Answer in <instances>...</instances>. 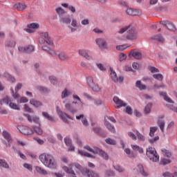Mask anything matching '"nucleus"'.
<instances>
[{
    "mask_svg": "<svg viewBox=\"0 0 177 177\" xmlns=\"http://www.w3.org/2000/svg\"><path fill=\"white\" fill-rule=\"evenodd\" d=\"M129 56H132V57H134V59H136L137 60H140L142 57V53L136 50H131L129 53Z\"/></svg>",
    "mask_w": 177,
    "mask_h": 177,
    "instance_id": "2eb2a0df",
    "label": "nucleus"
},
{
    "mask_svg": "<svg viewBox=\"0 0 177 177\" xmlns=\"http://www.w3.org/2000/svg\"><path fill=\"white\" fill-rule=\"evenodd\" d=\"M57 56H58V58L59 59V60H61L62 62H65V61L68 60V59H70L68 55L64 52L59 53L57 54Z\"/></svg>",
    "mask_w": 177,
    "mask_h": 177,
    "instance_id": "412c9836",
    "label": "nucleus"
},
{
    "mask_svg": "<svg viewBox=\"0 0 177 177\" xmlns=\"http://www.w3.org/2000/svg\"><path fill=\"white\" fill-rule=\"evenodd\" d=\"M126 13L129 16H140L142 11L140 10H134L132 8H127Z\"/></svg>",
    "mask_w": 177,
    "mask_h": 177,
    "instance_id": "dca6fc26",
    "label": "nucleus"
},
{
    "mask_svg": "<svg viewBox=\"0 0 177 177\" xmlns=\"http://www.w3.org/2000/svg\"><path fill=\"white\" fill-rule=\"evenodd\" d=\"M40 37L44 39H40L39 40V44L44 45L41 47L42 50H46V52H49L50 48H53V40L49 37V33L48 32H39ZM47 44L48 46H45Z\"/></svg>",
    "mask_w": 177,
    "mask_h": 177,
    "instance_id": "f257e3e1",
    "label": "nucleus"
},
{
    "mask_svg": "<svg viewBox=\"0 0 177 177\" xmlns=\"http://www.w3.org/2000/svg\"><path fill=\"white\" fill-rule=\"evenodd\" d=\"M151 39L158 41V42H164V37L161 35H155L151 37Z\"/></svg>",
    "mask_w": 177,
    "mask_h": 177,
    "instance_id": "ea45409f",
    "label": "nucleus"
},
{
    "mask_svg": "<svg viewBox=\"0 0 177 177\" xmlns=\"http://www.w3.org/2000/svg\"><path fill=\"white\" fill-rule=\"evenodd\" d=\"M146 154L149 160H151V161H153V162H157V161L160 160V156H158V153H157V151H156L155 148H147L146 151Z\"/></svg>",
    "mask_w": 177,
    "mask_h": 177,
    "instance_id": "423d86ee",
    "label": "nucleus"
},
{
    "mask_svg": "<svg viewBox=\"0 0 177 177\" xmlns=\"http://www.w3.org/2000/svg\"><path fill=\"white\" fill-rule=\"evenodd\" d=\"M0 167L3 168H9V165L5 160L0 159Z\"/></svg>",
    "mask_w": 177,
    "mask_h": 177,
    "instance_id": "8fccbe9b",
    "label": "nucleus"
},
{
    "mask_svg": "<svg viewBox=\"0 0 177 177\" xmlns=\"http://www.w3.org/2000/svg\"><path fill=\"white\" fill-rule=\"evenodd\" d=\"M84 148L85 150L90 151V153H93V154H99L100 156L104 160H109V154L97 147L91 148V147L86 145Z\"/></svg>",
    "mask_w": 177,
    "mask_h": 177,
    "instance_id": "39448f33",
    "label": "nucleus"
},
{
    "mask_svg": "<svg viewBox=\"0 0 177 177\" xmlns=\"http://www.w3.org/2000/svg\"><path fill=\"white\" fill-rule=\"evenodd\" d=\"M161 151H162V153L163 154L164 157H167V158H171V157H172V153H171V151H169L165 149H162Z\"/></svg>",
    "mask_w": 177,
    "mask_h": 177,
    "instance_id": "72a5a7b5",
    "label": "nucleus"
},
{
    "mask_svg": "<svg viewBox=\"0 0 177 177\" xmlns=\"http://www.w3.org/2000/svg\"><path fill=\"white\" fill-rule=\"evenodd\" d=\"M4 77L6 78H7V80L8 81H10V82H16V79L13 77H12V75H10V74L8 73H6L4 74Z\"/></svg>",
    "mask_w": 177,
    "mask_h": 177,
    "instance_id": "e433bc0d",
    "label": "nucleus"
},
{
    "mask_svg": "<svg viewBox=\"0 0 177 177\" xmlns=\"http://www.w3.org/2000/svg\"><path fill=\"white\" fill-rule=\"evenodd\" d=\"M3 136L4 138L6 139V140L8 142V143H12V137H10V134L9 132L6 131H3Z\"/></svg>",
    "mask_w": 177,
    "mask_h": 177,
    "instance_id": "c85d7f7f",
    "label": "nucleus"
},
{
    "mask_svg": "<svg viewBox=\"0 0 177 177\" xmlns=\"http://www.w3.org/2000/svg\"><path fill=\"white\" fill-rule=\"evenodd\" d=\"M65 109L68 111H70V113H72V114H75L77 113V109H74L72 106L71 104L67 103L65 104Z\"/></svg>",
    "mask_w": 177,
    "mask_h": 177,
    "instance_id": "5701e85b",
    "label": "nucleus"
},
{
    "mask_svg": "<svg viewBox=\"0 0 177 177\" xmlns=\"http://www.w3.org/2000/svg\"><path fill=\"white\" fill-rule=\"evenodd\" d=\"M96 66L97 68H99V70H100L101 71H106V68H104V65H103V64L97 63Z\"/></svg>",
    "mask_w": 177,
    "mask_h": 177,
    "instance_id": "bf43d9fd",
    "label": "nucleus"
},
{
    "mask_svg": "<svg viewBox=\"0 0 177 177\" xmlns=\"http://www.w3.org/2000/svg\"><path fill=\"white\" fill-rule=\"evenodd\" d=\"M71 168H73L76 172H82L84 176L88 177H99V174L93 172V171H90L88 169H82V167L80 166L78 163H71L69 165Z\"/></svg>",
    "mask_w": 177,
    "mask_h": 177,
    "instance_id": "7ed1b4c3",
    "label": "nucleus"
},
{
    "mask_svg": "<svg viewBox=\"0 0 177 177\" xmlns=\"http://www.w3.org/2000/svg\"><path fill=\"white\" fill-rule=\"evenodd\" d=\"M104 125L107 128V129L110 131V132H111L112 133H115V128H114V126L111 125V124L106 119L104 120Z\"/></svg>",
    "mask_w": 177,
    "mask_h": 177,
    "instance_id": "aec40b11",
    "label": "nucleus"
},
{
    "mask_svg": "<svg viewBox=\"0 0 177 177\" xmlns=\"http://www.w3.org/2000/svg\"><path fill=\"white\" fill-rule=\"evenodd\" d=\"M38 91L41 92V93H46L48 92V88L42 86H37Z\"/></svg>",
    "mask_w": 177,
    "mask_h": 177,
    "instance_id": "5fc2aeb1",
    "label": "nucleus"
},
{
    "mask_svg": "<svg viewBox=\"0 0 177 177\" xmlns=\"http://www.w3.org/2000/svg\"><path fill=\"white\" fill-rule=\"evenodd\" d=\"M56 111L59 118H61V120H62V121L66 124H68V120H67V118H68V120H73V118H71L70 115L63 112L62 109H60V107L57 106Z\"/></svg>",
    "mask_w": 177,
    "mask_h": 177,
    "instance_id": "6e6552de",
    "label": "nucleus"
},
{
    "mask_svg": "<svg viewBox=\"0 0 177 177\" xmlns=\"http://www.w3.org/2000/svg\"><path fill=\"white\" fill-rule=\"evenodd\" d=\"M114 168H115V171H118V172H124V171H125V169L124 168L121 167V166H120V165L114 166Z\"/></svg>",
    "mask_w": 177,
    "mask_h": 177,
    "instance_id": "0e129e2a",
    "label": "nucleus"
},
{
    "mask_svg": "<svg viewBox=\"0 0 177 177\" xmlns=\"http://www.w3.org/2000/svg\"><path fill=\"white\" fill-rule=\"evenodd\" d=\"M59 21L63 24H70V23H71V19L68 17H61Z\"/></svg>",
    "mask_w": 177,
    "mask_h": 177,
    "instance_id": "b1692460",
    "label": "nucleus"
},
{
    "mask_svg": "<svg viewBox=\"0 0 177 177\" xmlns=\"http://www.w3.org/2000/svg\"><path fill=\"white\" fill-rule=\"evenodd\" d=\"M24 115L27 118L29 122H32L33 121L35 124H39V118L38 116H35L31 118V115L29 114H24Z\"/></svg>",
    "mask_w": 177,
    "mask_h": 177,
    "instance_id": "a211bd4d",
    "label": "nucleus"
},
{
    "mask_svg": "<svg viewBox=\"0 0 177 177\" xmlns=\"http://www.w3.org/2000/svg\"><path fill=\"white\" fill-rule=\"evenodd\" d=\"M0 104L3 105V104H8L10 109H13L14 110H20V106L19 105L15 104L12 101V98L10 97H6L3 98L0 101Z\"/></svg>",
    "mask_w": 177,
    "mask_h": 177,
    "instance_id": "0eeeda50",
    "label": "nucleus"
},
{
    "mask_svg": "<svg viewBox=\"0 0 177 177\" xmlns=\"http://www.w3.org/2000/svg\"><path fill=\"white\" fill-rule=\"evenodd\" d=\"M41 114L43 117H44V118H46V120H48V121H50L51 122H55V118H53L52 115H49L48 112H42Z\"/></svg>",
    "mask_w": 177,
    "mask_h": 177,
    "instance_id": "cd10ccee",
    "label": "nucleus"
},
{
    "mask_svg": "<svg viewBox=\"0 0 177 177\" xmlns=\"http://www.w3.org/2000/svg\"><path fill=\"white\" fill-rule=\"evenodd\" d=\"M38 28H39V24L37 23H32L28 25V28L25 29V31L29 34H31L35 32V30H38Z\"/></svg>",
    "mask_w": 177,
    "mask_h": 177,
    "instance_id": "9b49d317",
    "label": "nucleus"
},
{
    "mask_svg": "<svg viewBox=\"0 0 177 177\" xmlns=\"http://www.w3.org/2000/svg\"><path fill=\"white\" fill-rule=\"evenodd\" d=\"M81 118L83 125H84V127H88V120L84 117L83 114L76 116V119L77 120H81Z\"/></svg>",
    "mask_w": 177,
    "mask_h": 177,
    "instance_id": "a878e982",
    "label": "nucleus"
},
{
    "mask_svg": "<svg viewBox=\"0 0 177 177\" xmlns=\"http://www.w3.org/2000/svg\"><path fill=\"white\" fill-rule=\"evenodd\" d=\"M166 27L167 28H168V30H170L171 31H175V30H176V28H175V25H174V24L170 22L169 21H168Z\"/></svg>",
    "mask_w": 177,
    "mask_h": 177,
    "instance_id": "58836bf2",
    "label": "nucleus"
},
{
    "mask_svg": "<svg viewBox=\"0 0 177 177\" xmlns=\"http://www.w3.org/2000/svg\"><path fill=\"white\" fill-rule=\"evenodd\" d=\"M131 148L133 150H136V151H139V153H143V149L138 145H131Z\"/></svg>",
    "mask_w": 177,
    "mask_h": 177,
    "instance_id": "3c124183",
    "label": "nucleus"
},
{
    "mask_svg": "<svg viewBox=\"0 0 177 177\" xmlns=\"http://www.w3.org/2000/svg\"><path fill=\"white\" fill-rule=\"evenodd\" d=\"M39 160L48 168L55 169L57 166L55 158L49 153H41L39 156Z\"/></svg>",
    "mask_w": 177,
    "mask_h": 177,
    "instance_id": "f03ea898",
    "label": "nucleus"
},
{
    "mask_svg": "<svg viewBox=\"0 0 177 177\" xmlns=\"http://www.w3.org/2000/svg\"><path fill=\"white\" fill-rule=\"evenodd\" d=\"M153 77L155 80H158V81H162V80H164V76H162L161 73L153 74Z\"/></svg>",
    "mask_w": 177,
    "mask_h": 177,
    "instance_id": "09e8293b",
    "label": "nucleus"
},
{
    "mask_svg": "<svg viewBox=\"0 0 177 177\" xmlns=\"http://www.w3.org/2000/svg\"><path fill=\"white\" fill-rule=\"evenodd\" d=\"M127 48L128 46H127V45H120L116 46L117 50H125Z\"/></svg>",
    "mask_w": 177,
    "mask_h": 177,
    "instance_id": "052dcab7",
    "label": "nucleus"
},
{
    "mask_svg": "<svg viewBox=\"0 0 177 177\" xmlns=\"http://www.w3.org/2000/svg\"><path fill=\"white\" fill-rule=\"evenodd\" d=\"M136 132L137 139L138 140H139V142H145V140H146V138L145 137V136L140 133L139 131L136 130Z\"/></svg>",
    "mask_w": 177,
    "mask_h": 177,
    "instance_id": "2f4dec72",
    "label": "nucleus"
},
{
    "mask_svg": "<svg viewBox=\"0 0 177 177\" xmlns=\"http://www.w3.org/2000/svg\"><path fill=\"white\" fill-rule=\"evenodd\" d=\"M149 71H151V73H160V70H158V68H156L154 66H150L149 68Z\"/></svg>",
    "mask_w": 177,
    "mask_h": 177,
    "instance_id": "e2e57ef3",
    "label": "nucleus"
},
{
    "mask_svg": "<svg viewBox=\"0 0 177 177\" xmlns=\"http://www.w3.org/2000/svg\"><path fill=\"white\" fill-rule=\"evenodd\" d=\"M153 106V104L149 103L145 109V114H149L151 111V107Z\"/></svg>",
    "mask_w": 177,
    "mask_h": 177,
    "instance_id": "a19ab883",
    "label": "nucleus"
},
{
    "mask_svg": "<svg viewBox=\"0 0 177 177\" xmlns=\"http://www.w3.org/2000/svg\"><path fill=\"white\" fill-rule=\"evenodd\" d=\"M30 104L34 106V107H41L42 106V102L34 99L30 100Z\"/></svg>",
    "mask_w": 177,
    "mask_h": 177,
    "instance_id": "393cba45",
    "label": "nucleus"
},
{
    "mask_svg": "<svg viewBox=\"0 0 177 177\" xmlns=\"http://www.w3.org/2000/svg\"><path fill=\"white\" fill-rule=\"evenodd\" d=\"M113 102L116 104V109H121V107H127V103L124 102V101H122L118 97H114Z\"/></svg>",
    "mask_w": 177,
    "mask_h": 177,
    "instance_id": "ddd939ff",
    "label": "nucleus"
},
{
    "mask_svg": "<svg viewBox=\"0 0 177 177\" xmlns=\"http://www.w3.org/2000/svg\"><path fill=\"white\" fill-rule=\"evenodd\" d=\"M18 49L22 53H31V52H34V46L29 45L26 47H19Z\"/></svg>",
    "mask_w": 177,
    "mask_h": 177,
    "instance_id": "4468645a",
    "label": "nucleus"
},
{
    "mask_svg": "<svg viewBox=\"0 0 177 177\" xmlns=\"http://www.w3.org/2000/svg\"><path fill=\"white\" fill-rule=\"evenodd\" d=\"M106 143H107V145H112L113 146H115V145H117V142H115V140L109 138H106L105 140Z\"/></svg>",
    "mask_w": 177,
    "mask_h": 177,
    "instance_id": "de8ad7c7",
    "label": "nucleus"
},
{
    "mask_svg": "<svg viewBox=\"0 0 177 177\" xmlns=\"http://www.w3.org/2000/svg\"><path fill=\"white\" fill-rule=\"evenodd\" d=\"M79 154L82 156V157H88V158H95V156H92L91 153L87 152H84L82 150L78 151Z\"/></svg>",
    "mask_w": 177,
    "mask_h": 177,
    "instance_id": "473e14b6",
    "label": "nucleus"
},
{
    "mask_svg": "<svg viewBox=\"0 0 177 177\" xmlns=\"http://www.w3.org/2000/svg\"><path fill=\"white\" fill-rule=\"evenodd\" d=\"M15 8L19 12H24V10L27 8V6L23 3H18L15 5Z\"/></svg>",
    "mask_w": 177,
    "mask_h": 177,
    "instance_id": "4be33fe9",
    "label": "nucleus"
},
{
    "mask_svg": "<svg viewBox=\"0 0 177 177\" xmlns=\"http://www.w3.org/2000/svg\"><path fill=\"white\" fill-rule=\"evenodd\" d=\"M91 89H93L95 92H100L102 91V88L99 87V85L97 84H93V86L91 87Z\"/></svg>",
    "mask_w": 177,
    "mask_h": 177,
    "instance_id": "4d7b16f0",
    "label": "nucleus"
},
{
    "mask_svg": "<svg viewBox=\"0 0 177 177\" xmlns=\"http://www.w3.org/2000/svg\"><path fill=\"white\" fill-rule=\"evenodd\" d=\"M157 140H160V137L159 136H156L154 138L149 140V143L153 145V143H156Z\"/></svg>",
    "mask_w": 177,
    "mask_h": 177,
    "instance_id": "338daca9",
    "label": "nucleus"
},
{
    "mask_svg": "<svg viewBox=\"0 0 177 177\" xmlns=\"http://www.w3.org/2000/svg\"><path fill=\"white\" fill-rule=\"evenodd\" d=\"M167 164H171V160L163 158L160 160L161 165H167Z\"/></svg>",
    "mask_w": 177,
    "mask_h": 177,
    "instance_id": "6e6d98bb",
    "label": "nucleus"
},
{
    "mask_svg": "<svg viewBox=\"0 0 177 177\" xmlns=\"http://www.w3.org/2000/svg\"><path fill=\"white\" fill-rule=\"evenodd\" d=\"M33 131H35L37 133V135H42V133H44L42 129L38 127H33Z\"/></svg>",
    "mask_w": 177,
    "mask_h": 177,
    "instance_id": "603ef678",
    "label": "nucleus"
},
{
    "mask_svg": "<svg viewBox=\"0 0 177 177\" xmlns=\"http://www.w3.org/2000/svg\"><path fill=\"white\" fill-rule=\"evenodd\" d=\"M35 170L38 174H40V175H48V171L39 166L35 167Z\"/></svg>",
    "mask_w": 177,
    "mask_h": 177,
    "instance_id": "c756f323",
    "label": "nucleus"
},
{
    "mask_svg": "<svg viewBox=\"0 0 177 177\" xmlns=\"http://www.w3.org/2000/svg\"><path fill=\"white\" fill-rule=\"evenodd\" d=\"M64 142L66 145V146H71V139H70V138L68 137L65 138Z\"/></svg>",
    "mask_w": 177,
    "mask_h": 177,
    "instance_id": "69168bd1",
    "label": "nucleus"
},
{
    "mask_svg": "<svg viewBox=\"0 0 177 177\" xmlns=\"http://www.w3.org/2000/svg\"><path fill=\"white\" fill-rule=\"evenodd\" d=\"M119 62H125L127 60V54L124 53H121L119 55V58H118Z\"/></svg>",
    "mask_w": 177,
    "mask_h": 177,
    "instance_id": "c03bdc74",
    "label": "nucleus"
},
{
    "mask_svg": "<svg viewBox=\"0 0 177 177\" xmlns=\"http://www.w3.org/2000/svg\"><path fill=\"white\" fill-rule=\"evenodd\" d=\"M87 84L90 86V88H91V86H93V85L95 84V82H93V77H92L91 76H88L87 77Z\"/></svg>",
    "mask_w": 177,
    "mask_h": 177,
    "instance_id": "a18cd8bd",
    "label": "nucleus"
},
{
    "mask_svg": "<svg viewBox=\"0 0 177 177\" xmlns=\"http://www.w3.org/2000/svg\"><path fill=\"white\" fill-rule=\"evenodd\" d=\"M158 125L161 130L162 132H164V127H165V122L162 120H158Z\"/></svg>",
    "mask_w": 177,
    "mask_h": 177,
    "instance_id": "49530a36",
    "label": "nucleus"
},
{
    "mask_svg": "<svg viewBox=\"0 0 177 177\" xmlns=\"http://www.w3.org/2000/svg\"><path fill=\"white\" fill-rule=\"evenodd\" d=\"M163 177H176L177 176V172H174V174H171L169 171H166L162 174Z\"/></svg>",
    "mask_w": 177,
    "mask_h": 177,
    "instance_id": "79ce46f5",
    "label": "nucleus"
},
{
    "mask_svg": "<svg viewBox=\"0 0 177 177\" xmlns=\"http://www.w3.org/2000/svg\"><path fill=\"white\" fill-rule=\"evenodd\" d=\"M17 129L21 133H23V135L29 136L34 133V131H32V129L27 126H18Z\"/></svg>",
    "mask_w": 177,
    "mask_h": 177,
    "instance_id": "1a4fd4ad",
    "label": "nucleus"
},
{
    "mask_svg": "<svg viewBox=\"0 0 177 177\" xmlns=\"http://www.w3.org/2000/svg\"><path fill=\"white\" fill-rule=\"evenodd\" d=\"M109 73L111 75V78L114 81V82H122L124 81V77L123 76H120L119 77L117 76V73L114 70H113L112 68H110L109 69Z\"/></svg>",
    "mask_w": 177,
    "mask_h": 177,
    "instance_id": "9d476101",
    "label": "nucleus"
},
{
    "mask_svg": "<svg viewBox=\"0 0 177 177\" xmlns=\"http://www.w3.org/2000/svg\"><path fill=\"white\" fill-rule=\"evenodd\" d=\"M55 12H57V15L62 17V16L66 15V12L62 7H58L55 9Z\"/></svg>",
    "mask_w": 177,
    "mask_h": 177,
    "instance_id": "f704fd0d",
    "label": "nucleus"
},
{
    "mask_svg": "<svg viewBox=\"0 0 177 177\" xmlns=\"http://www.w3.org/2000/svg\"><path fill=\"white\" fill-rule=\"evenodd\" d=\"M160 96L163 97L164 100L167 102V103H174V101H172V100L167 95V93L160 92Z\"/></svg>",
    "mask_w": 177,
    "mask_h": 177,
    "instance_id": "7c9ffc66",
    "label": "nucleus"
},
{
    "mask_svg": "<svg viewBox=\"0 0 177 177\" xmlns=\"http://www.w3.org/2000/svg\"><path fill=\"white\" fill-rule=\"evenodd\" d=\"M49 80H50L51 84H53V85H55V84H57V78H56L55 77L50 76L49 77Z\"/></svg>",
    "mask_w": 177,
    "mask_h": 177,
    "instance_id": "680f3d73",
    "label": "nucleus"
},
{
    "mask_svg": "<svg viewBox=\"0 0 177 177\" xmlns=\"http://www.w3.org/2000/svg\"><path fill=\"white\" fill-rule=\"evenodd\" d=\"M136 88H139L140 91H143V89H146V86L142 84L140 80L136 82Z\"/></svg>",
    "mask_w": 177,
    "mask_h": 177,
    "instance_id": "c9c22d12",
    "label": "nucleus"
},
{
    "mask_svg": "<svg viewBox=\"0 0 177 177\" xmlns=\"http://www.w3.org/2000/svg\"><path fill=\"white\" fill-rule=\"evenodd\" d=\"M71 95V92L67 91V88H65L64 91L62 93V99H65V97H68Z\"/></svg>",
    "mask_w": 177,
    "mask_h": 177,
    "instance_id": "4c0bfd02",
    "label": "nucleus"
},
{
    "mask_svg": "<svg viewBox=\"0 0 177 177\" xmlns=\"http://www.w3.org/2000/svg\"><path fill=\"white\" fill-rule=\"evenodd\" d=\"M96 44L98 46L102 49H106L107 48V44H106V41L103 39H97Z\"/></svg>",
    "mask_w": 177,
    "mask_h": 177,
    "instance_id": "f3484780",
    "label": "nucleus"
},
{
    "mask_svg": "<svg viewBox=\"0 0 177 177\" xmlns=\"http://www.w3.org/2000/svg\"><path fill=\"white\" fill-rule=\"evenodd\" d=\"M157 129H158V128H157V127H150L149 136L153 138V136H154V133H156V132L157 131Z\"/></svg>",
    "mask_w": 177,
    "mask_h": 177,
    "instance_id": "37998d69",
    "label": "nucleus"
},
{
    "mask_svg": "<svg viewBox=\"0 0 177 177\" xmlns=\"http://www.w3.org/2000/svg\"><path fill=\"white\" fill-rule=\"evenodd\" d=\"M80 66H81V67H83L84 68H89V67L91 66V63L82 61L80 63Z\"/></svg>",
    "mask_w": 177,
    "mask_h": 177,
    "instance_id": "864d4df0",
    "label": "nucleus"
},
{
    "mask_svg": "<svg viewBox=\"0 0 177 177\" xmlns=\"http://www.w3.org/2000/svg\"><path fill=\"white\" fill-rule=\"evenodd\" d=\"M138 168L139 170V172L142 175V176H149V173L145 171V168L143 167V165H138Z\"/></svg>",
    "mask_w": 177,
    "mask_h": 177,
    "instance_id": "bb28decb",
    "label": "nucleus"
},
{
    "mask_svg": "<svg viewBox=\"0 0 177 177\" xmlns=\"http://www.w3.org/2000/svg\"><path fill=\"white\" fill-rule=\"evenodd\" d=\"M79 55L82 56V57H84V59H86V60H91V59H92L89 54H88V50H79Z\"/></svg>",
    "mask_w": 177,
    "mask_h": 177,
    "instance_id": "6ab92c4d",
    "label": "nucleus"
},
{
    "mask_svg": "<svg viewBox=\"0 0 177 177\" xmlns=\"http://www.w3.org/2000/svg\"><path fill=\"white\" fill-rule=\"evenodd\" d=\"M125 31H127L128 32V35H127V39H128L129 41H133L136 39V38H138V34L136 33V31H135V29L131 26L121 28L118 31V33L124 34Z\"/></svg>",
    "mask_w": 177,
    "mask_h": 177,
    "instance_id": "20e7f679",
    "label": "nucleus"
},
{
    "mask_svg": "<svg viewBox=\"0 0 177 177\" xmlns=\"http://www.w3.org/2000/svg\"><path fill=\"white\" fill-rule=\"evenodd\" d=\"M81 27V25L78 24V21L77 19H73L71 21V26H68V28L71 30V32H75L78 28Z\"/></svg>",
    "mask_w": 177,
    "mask_h": 177,
    "instance_id": "f8f14e48",
    "label": "nucleus"
},
{
    "mask_svg": "<svg viewBox=\"0 0 177 177\" xmlns=\"http://www.w3.org/2000/svg\"><path fill=\"white\" fill-rule=\"evenodd\" d=\"M128 136H129V138H131L132 139V140H137L138 138L136 137V136L135 135V133H133V132H128L127 133Z\"/></svg>",
    "mask_w": 177,
    "mask_h": 177,
    "instance_id": "13d9d810",
    "label": "nucleus"
},
{
    "mask_svg": "<svg viewBox=\"0 0 177 177\" xmlns=\"http://www.w3.org/2000/svg\"><path fill=\"white\" fill-rule=\"evenodd\" d=\"M124 152L126 154H127V156H129V157H133V153H131V149H125Z\"/></svg>",
    "mask_w": 177,
    "mask_h": 177,
    "instance_id": "774afa93",
    "label": "nucleus"
}]
</instances>
